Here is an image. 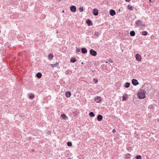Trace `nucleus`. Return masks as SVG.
I'll return each instance as SVG.
<instances>
[{"mask_svg":"<svg viewBox=\"0 0 159 159\" xmlns=\"http://www.w3.org/2000/svg\"><path fill=\"white\" fill-rule=\"evenodd\" d=\"M145 92H138L137 94L138 98L140 99H143L145 98Z\"/></svg>","mask_w":159,"mask_h":159,"instance_id":"f257e3e1","label":"nucleus"},{"mask_svg":"<svg viewBox=\"0 0 159 159\" xmlns=\"http://www.w3.org/2000/svg\"><path fill=\"white\" fill-rule=\"evenodd\" d=\"M135 24L138 27L140 26H144L145 25L142 22V21L141 20H138L135 22Z\"/></svg>","mask_w":159,"mask_h":159,"instance_id":"f03ea898","label":"nucleus"},{"mask_svg":"<svg viewBox=\"0 0 159 159\" xmlns=\"http://www.w3.org/2000/svg\"><path fill=\"white\" fill-rule=\"evenodd\" d=\"M90 54L93 56H95L97 55V52L93 49H91L90 50Z\"/></svg>","mask_w":159,"mask_h":159,"instance_id":"7ed1b4c3","label":"nucleus"},{"mask_svg":"<svg viewBox=\"0 0 159 159\" xmlns=\"http://www.w3.org/2000/svg\"><path fill=\"white\" fill-rule=\"evenodd\" d=\"M132 84L134 86H136L139 84V82L137 80L133 79L132 80Z\"/></svg>","mask_w":159,"mask_h":159,"instance_id":"20e7f679","label":"nucleus"},{"mask_svg":"<svg viewBox=\"0 0 159 159\" xmlns=\"http://www.w3.org/2000/svg\"><path fill=\"white\" fill-rule=\"evenodd\" d=\"M95 101L99 103L102 100L100 96H97L95 98Z\"/></svg>","mask_w":159,"mask_h":159,"instance_id":"39448f33","label":"nucleus"},{"mask_svg":"<svg viewBox=\"0 0 159 159\" xmlns=\"http://www.w3.org/2000/svg\"><path fill=\"white\" fill-rule=\"evenodd\" d=\"M70 10L71 11L75 12L76 11V8L75 6H72L70 7Z\"/></svg>","mask_w":159,"mask_h":159,"instance_id":"423d86ee","label":"nucleus"},{"mask_svg":"<svg viewBox=\"0 0 159 159\" xmlns=\"http://www.w3.org/2000/svg\"><path fill=\"white\" fill-rule=\"evenodd\" d=\"M135 57L137 60L140 61L141 60V57L139 54L137 53L135 55Z\"/></svg>","mask_w":159,"mask_h":159,"instance_id":"0eeeda50","label":"nucleus"},{"mask_svg":"<svg viewBox=\"0 0 159 159\" xmlns=\"http://www.w3.org/2000/svg\"><path fill=\"white\" fill-rule=\"evenodd\" d=\"M93 14L95 16H97L98 14V10L97 9H94L93 11Z\"/></svg>","mask_w":159,"mask_h":159,"instance_id":"6e6552de","label":"nucleus"},{"mask_svg":"<svg viewBox=\"0 0 159 159\" xmlns=\"http://www.w3.org/2000/svg\"><path fill=\"white\" fill-rule=\"evenodd\" d=\"M86 22L88 26H92L93 25L92 21L90 19H88L86 21Z\"/></svg>","mask_w":159,"mask_h":159,"instance_id":"1a4fd4ad","label":"nucleus"},{"mask_svg":"<svg viewBox=\"0 0 159 159\" xmlns=\"http://www.w3.org/2000/svg\"><path fill=\"white\" fill-rule=\"evenodd\" d=\"M109 13L110 15L112 16H114L116 14L115 11L112 9H111Z\"/></svg>","mask_w":159,"mask_h":159,"instance_id":"9d476101","label":"nucleus"},{"mask_svg":"<svg viewBox=\"0 0 159 159\" xmlns=\"http://www.w3.org/2000/svg\"><path fill=\"white\" fill-rule=\"evenodd\" d=\"M81 52L85 54L87 52V50L85 48H83L81 49Z\"/></svg>","mask_w":159,"mask_h":159,"instance_id":"9b49d317","label":"nucleus"},{"mask_svg":"<svg viewBox=\"0 0 159 159\" xmlns=\"http://www.w3.org/2000/svg\"><path fill=\"white\" fill-rule=\"evenodd\" d=\"M97 118L98 121H100L102 120L103 118V116L101 115H98Z\"/></svg>","mask_w":159,"mask_h":159,"instance_id":"f8f14e48","label":"nucleus"},{"mask_svg":"<svg viewBox=\"0 0 159 159\" xmlns=\"http://www.w3.org/2000/svg\"><path fill=\"white\" fill-rule=\"evenodd\" d=\"M59 65V63L58 62H56V63L54 64H52L51 65V66L52 67V68H54L56 67H58V66Z\"/></svg>","mask_w":159,"mask_h":159,"instance_id":"ddd939ff","label":"nucleus"},{"mask_svg":"<svg viewBox=\"0 0 159 159\" xmlns=\"http://www.w3.org/2000/svg\"><path fill=\"white\" fill-rule=\"evenodd\" d=\"M53 55L52 54L50 53L48 56V57L49 60H52L53 58Z\"/></svg>","mask_w":159,"mask_h":159,"instance_id":"4468645a","label":"nucleus"},{"mask_svg":"<svg viewBox=\"0 0 159 159\" xmlns=\"http://www.w3.org/2000/svg\"><path fill=\"white\" fill-rule=\"evenodd\" d=\"M66 97L69 98L71 96V93L69 91H67L66 93Z\"/></svg>","mask_w":159,"mask_h":159,"instance_id":"2eb2a0df","label":"nucleus"},{"mask_svg":"<svg viewBox=\"0 0 159 159\" xmlns=\"http://www.w3.org/2000/svg\"><path fill=\"white\" fill-rule=\"evenodd\" d=\"M127 94H125V95H124L123 96L122 100L123 101H126L127 98Z\"/></svg>","mask_w":159,"mask_h":159,"instance_id":"dca6fc26","label":"nucleus"},{"mask_svg":"<svg viewBox=\"0 0 159 159\" xmlns=\"http://www.w3.org/2000/svg\"><path fill=\"white\" fill-rule=\"evenodd\" d=\"M61 117L64 120H66L67 119V116L65 114H61Z\"/></svg>","mask_w":159,"mask_h":159,"instance_id":"f3484780","label":"nucleus"},{"mask_svg":"<svg viewBox=\"0 0 159 159\" xmlns=\"http://www.w3.org/2000/svg\"><path fill=\"white\" fill-rule=\"evenodd\" d=\"M130 84L129 82H126L124 84V87L126 88H128L129 87Z\"/></svg>","mask_w":159,"mask_h":159,"instance_id":"a211bd4d","label":"nucleus"},{"mask_svg":"<svg viewBox=\"0 0 159 159\" xmlns=\"http://www.w3.org/2000/svg\"><path fill=\"white\" fill-rule=\"evenodd\" d=\"M125 159L130 158L131 157V155L129 153H127L125 156Z\"/></svg>","mask_w":159,"mask_h":159,"instance_id":"6ab92c4d","label":"nucleus"},{"mask_svg":"<svg viewBox=\"0 0 159 159\" xmlns=\"http://www.w3.org/2000/svg\"><path fill=\"white\" fill-rule=\"evenodd\" d=\"M42 74L39 72L38 73L36 74V76L39 79L41 78L42 77Z\"/></svg>","mask_w":159,"mask_h":159,"instance_id":"aec40b11","label":"nucleus"},{"mask_svg":"<svg viewBox=\"0 0 159 159\" xmlns=\"http://www.w3.org/2000/svg\"><path fill=\"white\" fill-rule=\"evenodd\" d=\"M76 59L75 58L72 57L70 59V61L72 63H74L76 61Z\"/></svg>","mask_w":159,"mask_h":159,"instance_id":"412c9836","label":"nucleus"},{"mask_svg":"<svg viewBox=\"0 0 159 159\" xmlns=\"http://www.w3.org/2000/svg\"><path fill=\"white\" fill-rule=\"evenodd\" d=\"M135 32L134 30L131 31L130 33V35L132 36H134L135 35Z\"/></svg>","mask_w":159,"mask_h":159,"instance_id":"4be33fe9","label":"nucleus"},{"mask_svg":"<svg viewBox=\"0 0 159 159\" xmlns=\"http://www.w3.org/2000/svg\"><path fill=\"white\" fill-rule=\"evenodd\" d=\"M65 73L66 75H70L71 74V70H68L65 71Z\"/></svg>","mask_w":159,"mask_h":159,"instance_id":"5701e85b","label":"nucleus"},{"mask_svg":"<svg viewBox=\"0 0 159 159\" xmlns=\"http://www.w3.org/2000/svg\"><path fill=\"white\" fill-rule=\"evenodd\" d=\"M89 116L91 117H93L95 116V115L94 114V113L93 112H91L89 113Z\"/></svg>","mask_w":159,"mask_h":159,"instance_id":"b1692460","label":"nucleus"},{"mask_svg":"<svg viewBox=\"0 0 159 159\" xmlns=\"http://www.w3.org/2000/svg\"><path fill=\"white\" fill-rule=\"evenodd\" d=\"M136 159H142L141 156L140 155H137L135 157Z\"/></svg>","mask_w":159,"mask_h":159,"instance_id":"393cba45","label":"nucleus"},{"mask_svg":"<svg viewBox=\"0 0 159 159\" xmlns=\"http://www.w3.org/2000/svg\"><path fill=\"white\" fill-rule=\"evenodd\" d=\"M148 34L147 32L146 31H143L142 32V34L143 35L146 36Z\"/></svg>","mask_w":159,"mask_h":159,"instance_id":"a878e982","label":"nucleus"},{"mask_svg":"<svg viewBox=\"0 0 159 159\" xmlns=\"http://www.w3.org/2000/svg\"><path fill=\"white\" fill-rule=\"evenodd\" d=\"M128 8L130 10H133L132 6H130L129 5L128 6Z\"/></svg>","mask_w":159,"mask_h":159,"instance_id":"bb28decb","label":"nucleus"},{"mask_svg":"<svg viewBox=\"0 0 159 159\" xmlns=\"http://www.w3.org/2000/svg\"><path fill=\"white\" fill-rule=\"evenodd\" d=\"M34 96L33 94H30L29 96V98L31 99L34 98Z\"/></svg>","mask_w":159,"mask_h":159,"instance_id":"cd10ccee","label":"nucleus"},{"mask_svg":"<svg viewBox=\"0 0 159 159\" xmlns=\"http://www.w3.org/2000/svg\"><path fill=\"white\" fill-rule=\"evenodd\" d=\"M67 145L68 146H71L72 145V143L71 142H68L67 143Z\"/></svg>","mask_w":159,"mask_h":159,"instance_id":"c85d7f7f","label":"nucleus"},{"mask_svg":"<svg viewBox=\"0 0 159 159\" xmlns=\"http://www.w3.org/2000/svg\"><path fill=\"white\" fill-rule=\"evenodd\" d=\"M79 11L80 12H82L83 11V7H80L79 8Z\"/></svg>","mask_w":159,"mask_h":159,"instance_id":"c756f323","label":"nucleus"},{"mask_svg":"<svg viewBox=\"0 0 159 159\" xmlns=\"http://www.w3.org/2000/svg\"><path fill=\"white\" fill-rule=\"evenodd\" d=\"M94 35H95L96 36H98L99 35V33L98 32H94Z\"/></svg>","mask_w":159,"mask_h":159,"instance_id":"7c9ffc66","label":"nucleus"},{"mask_svg":"<svg viewBox=\"0 0 159 159\" xmlns=\"http://www.w3.org/2000/svg\"><path fill=\"white\" fill-rule=\"evenodd\" d=\"M80 52V48H77L76 50V52L77 53Z\"/></svg>","mask_w":159,"mask_h":159,"instance_id":"2f4dec72","label":"nucleus"},{"mask_svg":"<svg viewBox=\"0 0 159 159\" xmlns=\"http://www.w3.org/2000/svg\"><path fill=\"white\" fill-rule=\"evenodd\" d=\"M93 82L97 84L98 82V80L97 79H93Z\"/></svg>","mask_w":159,"mask_h":159,"instance_id":"473e14b6","label":"nucleus"},{"mask_svg":"<svg viewBox=\"0 0 159 159\" xmlns=\"http://www.w3.org/2000/svg\"><path fill=\"white\" fill-rule=\"evenodd\" d=\"M109 61L111 63H112L113 61H112V60L111 59H110L109 60Z\"/></svg>","mask_w":159,"mask_h":159,"instance_id":"72a5a7b5","label":"nucleus"},{"mask_svg":"<svg viewBox=\"0 0 159 159\" xmlns=\"http://www.w3.org/2000/svg\"><path fill=\"white\" fill-rule=\"evenodd\" d=\"M116 131V130L115 129H114L113 130H112V132L113 133H115Z\"/></svg>","mask_w":159,"mask_h":159,"instance_id":"f704fd0d","label":"nucleus"},{"mask_svg":"<svg viewBox=\"0 0 159 159\" xmlns=\"http://www.w3.org/2000/svg\"><path fill=\"white\" fill-rule=\"evenodd\" d=\"M125 1L126 2H129L130 1V0H125Z\"/></svg>","mask_w":159,"mask_h":159,"instance_id":"c9c22d12","label":"nucleus"},{"mask_svg":"<svg viewBox=\"0 0 159 159\" xmlns=\"http://www.w3.org/2000/svg\"><path fill=\"white\" fill-rule=\"evenodd\" d=\"M149 1H150V2H152V1H151V0H149Z\"/></svg>","mask_w":159,"mask_h":159,"instance_id":"e433bc0d","label":"nucleus"},{"mask_svg":"<svg viewBox=\"0 0 159 159\" xmlns=\"http://www.w3.org/2000/svg\"><path fill=\"white\" fill-rule=\"evenodd\" d=\"M62 12H64V10L62 11Z\"/></svg>","mask_w":159,"mask_h":159,"instance_id":"4c0bfd02","label":"nucleus"},{"mask_svg":"<svg viewBox=\"0 0 159 159\" xmlns=\"http://www.w3.org/2000/svg\"><path fill=\"white\" fill-rule=\"evenodd\" d=\"M58 33V31H57V33Z\"/></svg>","mask_w":159,"mask_h":159,"instance_id":"58836bf2","label":"nucleus"},{"mask_svg":"<svg viewBox=\"0 0 159 159\" xmlns=\"http://www.w3.org/2000/svg\"><path fill=\"white\" fill-rule=\"evenodd\" d=\"M1 32V30H0V33Z\"/></svg>","mask_w":159,"mask_h":159,"instance_id":"ea45409f","label":"nucleus"}]
</instances>
